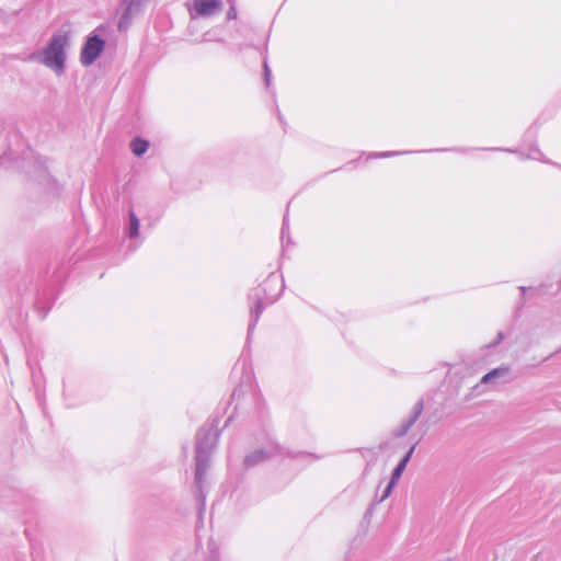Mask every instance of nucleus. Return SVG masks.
Masks as SVG:
<instances>
[{
  "instance_id": "f257e3e1",
  "label": "nucleus",
  "mask_w": 561,
  "mask_h": 561,
  "mask_svg": "<svg viewBox=\"0 0 561 561\" xmlns=\"http://www.w3.org/2000/svg\"><path fill=\"white\" fill-rule=\"evenodd\" d=\"M218 434L211 428L207 431H199L197 434L196 444V469H195V484L202 493V484L209 467L210 453L215 448Z\"/></svg>"
},
{
  "instance_id": "f03ea898",
  "label": "nucleus",
  "mask_w": 561,
  "mask_h": 561,
  "mask_svg": "<svg viewBox=\"0 0 561 561\" xmlns=\"http://www.w3.org/2000/svg\"><path fill=\"white\" fill-rule=\"evenodd\" d=\"M68 43V38L66 35H57L51 38L49 46L46 48L44 54V64L56 70L57 72H61L65 64V53L64 49Z\"/></svg>"
},
{
  "instance_id": "7ed1b4c3",
  "label": "nucleus",
  "mask_w": 561,
  "mask_h": 561,
  "mask_svg": "<svg viewBox=\"0 0 561 561\" xmlns=\"http://www.w3.org/2000/svg\"><path fill=\"white\" fill-rule=\"evenodd\" d=\"M511 381V367L507 365H502L500 367L493 368L489 373H486L480 379V382L474 386L473 389L479 390L480 392H484L481 390L483 386H489L492 389H495L502 383H507Z\"/></svg>"
},
{
  "instance_id": "20e7f679",
  "label": "nucleus",
  "mask_w": 561,
  "mask_h": 561,
  "mask_svg": "<svg viewBox=\"0 0 561 561\" xmlns=\"http://www.w3.org/2000/svg\"><path fill=\"white\" fill-rule=\"evenodd\" d=\"M278 282H279L278 276L271 274L264 282L263 288L256 289L253 294H251L250 297H251V299L254 300L255 307H251V310H250L251 317H252V322L249 325V331H251L254 328L255 322L257 321L261 310H262L263 298L261 297V291H264L265 294H267V289L270 287H272L273 285H278Z\"/></svg>"
},
{
  "instance_id": "39448f33",
  "label": "nucleus",
  "mask_w": 561,
  "mask_h": 561,
  "mask_svg": "<svg viewBox=\"0 0 561 561\" xmlns=\"http://www.w3.org/2000/svg\"><path fill=\"white\" fill-rule=\"evenodd\" d=\"M104 48V42L96 36L90 37L82 51H81V61L83 65H91L101 54Z\"/></svg>"
},
{
  "instance_id": "423d86ee",
  "label": "nucleus",
  "mask_w": 561,
  "mask_h": 561,
  "mask_svg": "<svg viewBox=\"0 0 561 561\" xmlns=\"http://www.w3.org/2000/svg\"><path fill=\"white\" fill-rule=\"evenodd\" d=\"M193 8L198 15L209 16L222 8L220 0H195Z\"/></svg>"
},
{
  "instance_id": "0eeeda50",
  "label": "nucleus",
  "mask_w": 561,
  "mask_h": 561,
  "mask_svg": "<svg viewBox=\"0 0 561 561\" xmlns=\"http://www.w3.org/2000/svg\"><path fill=\"white\" fill-rule=\"evenodd\" d=\"M423 408H424L423 401H417L414 404L412 413L409 416V419L404 420L401 423V425L396 430L394 434L399 437L405 435L408 433V431L414 425V423L420 417V415L422 414Z\"/></svg>"
},
{
  "instance_id": "6e6552de",
  "label": "nucleus",
  "mask_w": 561,
  "mask_h": 561,
  "mask_svg": "<svg viewBox=\"0 0 561 561\" xmlns=\"http://www.w3.org/2000/svg\"><path fill=\"white\" fill-rule=\"evenodd\" d=\"M271 456H272L271 451H267L265 449H257V450H254L253 453L249 454L244 458V465L247 467H253V466H256V465L265 461Z\"/></svg>"
},
{
  "instance_id": "1a4fd4ad",
  "label": "nucleus",
  "mask_w": 561,
  "mask_h": 561,
  "mask_svg": "<svg viewBox=\"0 0 561 561\" xmlns=\"http://www.w3.org/2000/svg\"><path fill=\"white\" fill-rule=\"evenodd\" d=\"M412 453H413V447L407 453V455L399 461V463L397 465V467L394 468V470L392 471V474H391V479L390 481H394L396 483L399 481V479L401 478L403 471L405 470L407 468V465L412 456Z\"/></svg>"
},
{
  "instance_id": "9d476101",
  "label": "nucleus",
  "mask_w": 561,
  "mask_h": 561,
  "mask_svg": "<svg viewBox=\"0 0 561 561\" xmlns=\"http://www.w3.org/2000/svg\"><path fill=\"white\" fill-rule=\"evenodd\" d=\"M148 148H149V142L141 138H135L130 142V149H131L133 153L137 157L142 156L147 151Z\"/></svg>"
},
{
  "instance_id": "9b49d317",
  "label": "nucleus",
  "mask_w": 561,
  "mask_h": 561,
  "mask_svg": "<svg viewBox=\"0 0 561 561\" xmlns=\"http://www.w3.org/2000/svg\"><path fill=\"white\" fill-rule=\"evenodd\" d=\"M134 9L131 7H128L125 11V13L123 14L122 16V20L119 22V30H127L130 22H131V19H133V15H134Z\"/></svg>"
},
{
  "instance_id": "f8f14e48",
  "label": "nucleus",
  "mask_w": 561,
  "mask_h": 561,
  "mask_svg": "<svg viewBox=\"0 0 561 561\" xmlns=\"http://www.w3.org/2000/svg\"><path fill=\"white\" fill-rule=\"evenodd\" d=\"M139 230V221L134 213L129 214V234L137 236Z\"/></svg>"
},
{
  "instance_id": "ddd939ff",
  "label": "nucleus",
  "mask_w": 561,
  "mask_h": 561,
  "mask_svg": "<svg viewBox=\"0 0 561 561\" xmlns=\"http://www.w3.org/2000/svg\"><path fill=\"white\" fill-rule=\"evenodd\" d=\"M396 484L397 483L394 481H390L388 483V485L386 486V489L383 491V494H382V496L380 499L381 502L385 501L391 494V492H392L393 488L396 486Z\"/></svg>"
},
{
  "instance_id": "4468645a",
  "label": "nucleus",
  "mask_w": 561,
  "mask_h": 561,
  "mask_svg": "<svg viewBox=\"0 0 561 561\" xmlns=\"http://www.w3.org/2000/svg\"><path fill=\"white\" fill-rule=\"evenodd\" d=\"M279 288H282V286ZM279 293H280V289H278L277 293L266 296L267 302H272L279 295Z\"/></svg>"
},
{
  "instance_id": "2eb2a0df",
  "label": "nucleus",
  "mask_w": 561,
  "mask_h": 561,
  "mask_svg": "<svg viewBox=\"0 0 561 561\" xmlns=\"http://www.w3.org/2000/svg\"><path fill=\"white\" fill-rule=\"evenodd\" d=\"M519 289H520L523 296L525 295L526 291L534 290L533 287H524V286L519 287Z\"/></svg>"
}]
</instances>
